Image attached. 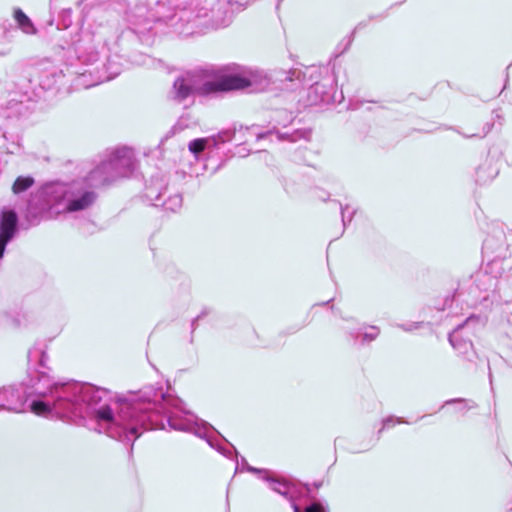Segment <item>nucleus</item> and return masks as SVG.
Masks as SVG:
<instances>
[{"mask_svg": "<svg viewBox=\"0 0 512 512\" xmlns=\"http://www.w3.org/2000/svg\"><path fill=\"white\" fill-rule=\"evenodd\" d=\"M33 184L34 179L32 177H18L12 185V191L15 194H19L29 189Z\"/></svg>", "mask_w": 512, "mask_h": 512, "instance_id": "39448f33", "label": "nucleus"}, {"mask_svg": "<svg viewBox=\"0 0 512 512\" xmlns=\"http://www.w3.org/2000/svg\"><path fill=\"white\" fill-rule=\"evenodd\" d=\"M96 417H97V419H99V420H104V421H108V422H111V421H113V419H114L113 411H112V409H111L109 406H107V405L100 407V408L96 411Z\"/></svg>", "mask_w": 512, "mask_h": 512, "instance_id": "6e6552de", "label": "nucleus"}, {"mask_svg": "<svg viewBox=\"0 0 512 512\" xmlns=\"http://www.w3.org/2000/svg\"><path fill=\"white\" fill-rule=\"evenodd\" d=\"M17 227V215L13 210H7L2 213L0 222V237L11 240Z\"/></svg>", "mask_w": 512, "mask_h": 512, "instance_id": "f03ea898", "label": "nucleus"}, {"mask_svg": "<svg viewBox=\"0 0 512 512\" xmlns=\"http://www.w3.org/2000/svg\"><path fill=\"white\" fill-rule=\"evenodd\" d=\"M174 88L176 89L177 98L180 100L186 99L192 92L197 93L192 86L186 83L184 78H177L174 82Z\"/></svg>", "mask_w": 512, "mask_h": 512, "instance_id": "20e7f679", "label": "nucleus"}, {"mask_svg": "<svg viewBox=\"0 0 512 512\" xmlns=\"http://www.w3.org/2000/svg\"><path fill=\"white\" fill-rule=\"evenodd\" d=\"M294 511L295 512H301L300 509L297 506H295Z\"/></svg>", "mask_w": 512, "mask_h": 512, "instance_id": "f8f14e48", "label": "nucleus"}, {"mask_svg": "<svg viewBox=\"0 0 512 512\" xmlns=\"http://www.w3.org/2000/svg\"><path fill=\"white\" fill-rule=\"evenodd\" d=\"M305 512H325L324 507L321 503L315 502L305 508Z\"/></svg>", "mask_w": 512, "mask_h": 512, "instance_id": "9d476101", "label": "nucleus"}, {"mask_svg": "<svg viewBox=\"0 0 512 512\" xmlns=\"http://www.w3.org/2000/svg\"><path fill=\"white\" fill-rule=\"evenodd\" d=\"M30 410L37 416H46L51 413V408L43 401H33Z\"/></svg>", "mask_w": 512, "mask_h": 512, "instance_id": "423d86ee", "label": "nucleus"}, {"mask_svg": "<svg viewBox=\"0 0 512 512\" xmlns=\"http://www.w3.org/2000/svg\"><path fill=\"white\" fill-rule=\"evenodd\" d=\"M95 199L93 192H85L80 198L71 200L67 206V211L75 212L89 207Z\"/></svg>", "mask_w": 512, "mask_h": 512, "instance_id": "7ed1b4c3", "label": "nucleus"}, {"mask_svg": "<svg viewBox=\"0 0 512 512\" xmlns=\"http://www.w3.org/2000/svg\"><path fill=\"white\" fill-rule=\"evenodd\" d=\"M14 18L17 21V23L19 24V26L23 29L33 26L31 20L27 17V15L21 9H16L14 11Z\"/></svg>", "mask_w": 512, "mask_h": 512, "instance_id": "0eeeda50", "label": "nucleus"}, {"mask_svg": "<svg viewBox=\"0 0 512 512\" xmlns=\"http://www.w3.org/2000/svg\"><path fill=\"white\" fill-rule=\"evenodd\" d=\"M251 86V81L237 74L221 75L214 81H207L196 89L197 94L206 96L212 93L242 90Z\"/></svg>", "mask_w": 512, "mask_h": 512, "instance_id": "f257e3e1", "label": "nucleus"}, {"mask_svg": "<svg viewBox=\"0 0 512 512\" xmlns=\"http://www.w3.org/2000/svg\"><path fill=\"white\" fill-rule=\"evenodd\" d=\"M207 141L205 139H195L190 142L189 150L194 154H199L204 151Z\"/></svg>", "mask_w": 512, "mask_h": 512, "instance_id": "1a4fd4ad", "label": "nucleus"}, {"mask_svg": "<svg viewBox=\"0 0 512 512\" xmlns=\"http://www.w3.org/2000/svg\"><path fill=\"white\" fill-rule=\"evenodd\" d=\"M10 240L0 237V258L3 257L5 247Z\"/></svg>", "mask_w": 512, "mask_h": 512, "instance_id": "9b49d317", "label": "nucleus"}]
</instances>
